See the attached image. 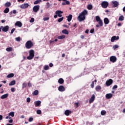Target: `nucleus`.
Wrapping results in <instances>:
<instances>
[{"label": "nucleus", "mask_w": 125, "mask_h": 125, "mask_svg": "<svg viewBox=\"0 0 125 125\" xmlns=\"http://www.w3.org/2000/svg\"><path fill=\"white\" fill-rule=\"evenodd\" d=\"M87 15V11L86 10H84L82 12H81L79 16L78 17V20L80 22L83 21L85 20V16Z\"/></svg>", "instance_id": "nucleus-1"}, {"label": "nucleus", "mask_w": 125, "mask_h": 125, "mask_svg": "<svg viewBox=\"0 0 125 125\" xmlns=\"http://www.w3.org/2000/svg\"><path fill=\"white\" fill-rule=\"evenodd\" d=\"M29 56L27 57V59L28 60H32L34 57H35V51L34 50L31 49L29 51Z\"/></svg>", "instance_id": "nucleus-2"}, {"label": "nucleus", "mask_w": 125, "mask_h": 125, "mask_svg": "<svg viewBox=\"0 0 125 125\" xmlns=\"http://www.w3.org/2000/svg\"><path fill=\"white\" fill-rule=\"evenodd\" d=\"M33 46L34 44L33 43V42H32V41H28L25 44V46L27 49H30V48H32V47Z\"/></svg>", "instance_id": "nucleus-3"}, {"label": "nucleus", "mask_w": 125, "mask_h": 125, "mask_svg": "<svg viewBox=\"0 0 125 125\" xmlns=\"http://www.w3.org/2000/svg\"><path fill=\"white\" fill-rule=\"evenodd\" d=\"M109 5V3L107 1H104L101 3V6L103 8H107Z\"/></svg>", "instance_id": "nucleus-4"}, {"label": "nucleus", "mask_w": 125, "mask_h": 125, "mask_svg": "<svg viewBox=\"0 0 125 125\" xmlns=\"http://www.w3.org/2000/svg\"><path fill=\"white\" fill-rule=\"evenodd\" d=\"M33 10L34 12H35L36 13L40 10V5H35L33 8Z\"/></svg>", "instance_id": "nucleus-5"}, {"label": "nucleus", "mask_w": 125, "mask_h": 125, "mask_svg": "<svg viewBox=\"0 0 125 125\" xmlns=\"http://www.w3.org/2000/svg\"><path fill=\"white\" fill-rule=\"evenodd\" d=\"M112 83H113V80H112V79L108 80L105 82V84H106V86H110V85H111V84H112Z\"/></svg>", "instance_id": "nucleus-6"}, {"label": "nucleus", "mask_w": 125, "mask_h": 125, "mask_svg": "<svg viewBox=\"0 0 125 125\" xmlns=\"http://www.w3.org/2000/svg\"><path fill=\"white\" fill-rule=\"evenodd\" d=\"M109 60L111 62H112V63H115V62L117 61V58L115 56H112L110 57Z\"/></svg>", "instance_id": "nucleus-7"}, {"label": "nucleus", "mask_w": 125, "mask_h": 125, "mask_svg": "<svg viewBox=\"0 0 125 125\" xmlns=\"http://www.w3.org/2000/svg\"><path fill=\"white\" fill-rule=\"evenodd\" d=\"M2 32H8L9 30V26L8 25H6L5 26H1Z\"/></svg>", "instance_id": "nucleus-8"}, {"label": "nucleus", "mask_w": 125, "mask_h": 125, "mask_svg": "<svg viewBox=\"0 0 125 125\" xmlns=\"http://www.w3.org/2000/svg\"><path fill=\"white\" fill-rule=\"evenodd\" d=\"M29 6H30V5H29L28 3H24L21 5V8H22V9H25V8L29 7Z\"/></svg>", "instance_id": "nucleus-9"}, {"label": "nucleus", "mask_w": 125, "mask_h": 125, "mask_svg": "<svg viewBox=\"0 0 125 125\" xmlns=\"http://www.w3.org/2000/svg\"><path fill=\"white\" fill-rule=\"evenodd\" d=\"M62 14H63V11L61 10H57L55 12V14H57L58 17H61L62 16Z\"/></svg>", "instance_id": "nucleus-10"}, {"label": "nucleus", "mask_w": 125, "mask_h": 125, "mask_svg": "<svg viewBox=\"0 0 125 125\" xmlns=\"http://www.w3.org/2000/svg\"><path fill=\"white\" fill-rule=\"evenodd\" d=\"M94 100H95V95L94 94H93L89 99V103L90 104H91V103H92V102H93Z\"/></svg>", "instance_id": "nucleus-11"}, {"label": "nucleus", "mask_w": 125, "mask_h": 125, "mask_svg": "<svg viewBox=\"0 0 125 125\" xmlns=\"http://www.w3.org/2000/svg\"><path fill=\"white\" fill-rule=\"evenodd\" d=\"M65 87L63 85H60L58 87V90L59 91H60L61 92H63V91H65Z\"/></svg>", "instance_id": "nucleus-12"}, {"label": "nucleus", "mask_w": 125, "mask_h": 125, "mask_svg": "<svg viewBox=\"0 0 125 125\" xmlns=\"http://www.w3.org/2000/svg\"><path fill=\"white\" fill-rule=\"evenodd\" d=\"M35 107H40L41 104H42V102L41 101H37L34 102Z\"/></svg>", "instance_id": "nucleus-13"}, {"label": "nucleus", "mask_w": 125, "mask_h": 125, "mask_svg": "<svg viewBox=\"0 0 125 125\" xmlns=\"http://www.w3.org/2000/svg\"><path fill=\"white\" fill-rule=\"evenodd\" d=\"M66 18H67L68 22H71V21L73 19V15L70 14L69 16H66Z\"/></svg>", "instance_id": "nucleus-14"}, {"label": "nucleus", "mask_w": 125, "mask_h": 125, "mask_svg": "<svg viewBox=\"0 0 125 125\" xmlns=\"http://www.w3.org/2000/svg\"><path fill=\"white\" fill-rule=\"evenodd\" d=\"M70 114H72V111L69 110H66L64 112L65 116H69Z\"/></svg>", "instance_id": "nucleus-15"}, {"label": "nucleus", "mask_w": 125, "mask_h": 125, "mask_svg": "<svg viewBox=\"0 0 125 125\" xmlns=\"http://www.w3.org/2000/svg\"><path fill=\"white\" fill-rule=\"evenodd\" d=\"M112 3L113 4V7H117V6H119V2L117 1H112Z\"/></svg>", "instance_id": "nucleus-16"}, {"label": "nucleus", "mask_w": 125, "mask_h": 125, "mask_svg": "<svg viewBox=\"0 0 125 125\" xmlns=\"http://www.w3.org/2000/svg\"><path fill=\"white\" fill-rule=\"evenodd\" d=\"M105 97L106 99H110V98H112V97H113V94L111 93L106 94Z\"/></svg>", "instance_id": "nucleus-17"}, {"label": "nucleus", "mask_w": 125, "mask_h": 125, "mask_svg": "<svg viewBox=\"0 0 125 125\" xmlns=\"http://www.w3.org/2000/svg\"><path fill=\"white\" fill-rule=\"evenodd\" d=\"M15 25L18 26V27H22V23L21 21H17Z\"/></svg>", "instance_id": "nucleus-18"}, {"label": "nucleus", "mask_w": 125, "mask_h": 125, "mask_svg": "<svg viewBox=\"0 0 125 125\" xmlns=\"http://www.w3.org/2000/svg\"><path fill=\"white\" fill-rule=\"evenodd\" d=\"M8 97V94H5L1 96V99H5Z\"/></svg>", "instance_id": "nucleus-19"}, {"label": "nucleus", "mask_w": 125, "mask_h": 125, "mask_svg": "<svg viewBox=\"0 0 125 125\" xmlns=\"http://www.w3.org/2000/svg\"><path fill=\"white\" fill-rule=\"evenodd\" d=\"M62 34H64V35H69V31L67 30V29H64L62 31Z\"/></svg>", "instance_id": "nucleus-20"}, {"label": "nucleus", "mask_w": 125, "mask_h": 125, "mask_svg": "<svg viewBox=\"0 0 125 125\" xmlns=\"http://www.w3.org/2000/svg\"><path fill=\"white\" fill-rule=\"evenodd\" d=\"M104 24H105V25L109 24V19H108V18H105L104 20Z\"/></svg>", "instance_id": "nucleus-21"}, {"label": "nucleus", "mask_w": 125, "mask_h": 125, "mask_svg": "<svg viewBox=\"0 0 125 125\" xmlns=\"http://www.w3.org/2000/svg\"><path fill=\"white\" fill-rule=\"evenodd\" d=\"M65 38L66 36L64 35L58 37V40H63V39H65Z\"/></svg>", "instance_id": "nucleus-22"}, {"label": "nucleus", "mask_w": 125, "mask_h": 125, "mask_svg": "<svg viewBox=\"0 0 125 125\" xmlns=\"http://www.w3.org/2000/svg\"><path fill=\"white\" fill-rule=\"evenodd\" d=\"M58 83L60 84H62V83H64V80L63 79H62V78H60L58 80Z\"/></svg>", "instance_id": "nucleus-23"}, {"label": "nucleus", "mask_w": 125, "mask_h": 125, "mask_svg": "<svg viewBox=\"0 0 125 125\" xmlns=\"http://www.w3.org/2000/svg\"><path fill=\"white\" fill-rule=\"evenodd\" d=\"M16 83V82L15 80L11 81L9 83V85L11 86V85H14Z\"/></svg>", "instance_id": "nucleus-24"}, {"label": "nucleus", "mask_w": 125, "mask_h": 125, "mask_svg": "<svg viewBox=\"0 0 125 125\" xmlns=\"http://www.w3.org/2000/svg\"><path fill=\"white\" fill-rule=\"evenodd\" d=\"M4 5L5 7H9V6L11 5V3H10V2H7L5 3Z\"/></svg>", "instance_id": "nucleus-25"}, {"label": "nucleus", "mask_w": 125, "mask_h": 125, "mask_svg": "<svg viewBox=\"0 0 125 125\" xmlns=\"http://www.w3.org/2000/svg\"><path fill=\"white\" fill-rule=\"evenodd\" d=\"M14 77V74L13 73H10L7 76V78H13Z\"/></svg>", "instance_id": "nucleus-26"}, {"label": "nucleus", "mask_w": 125, "mask_h": 125, "mask_svg": "<svg viewBox=\"0 0 125 125\" xmlns=\"http://www.w3.org/2000/svg\"><path fill=\"white\" fill-rule=\"evenodd\" d=\"M101 86L100 85H97L96 87V91H100V90L101 89Z\"/></svg>", "instance_id": "nucleus-27"}, {"label": "nucleus", "mask_w": 125, "mask_h": 125, "mask_svg": "<svg viewBox=\"0 0 125 125\" xmlns=\"http://www.w3.org/2000/svg\"><path fill=\"white\" fill-rule=\"evenodd\" d=\"M6 50L8 51V52H10L13 50V49L11 47H8L6 49Z\"/></svg>", "instance_id": "nucleus-28"}, {"label": "nucleus", "mask_w": 125, "mask_h": 125, "mask_svg": "<svg viewBox=\"0 0 125 125\" xmlns=\"http://www.w3.org/2000/svg\"><path fill=\"white\" fill-rule=\"evenodd\" d=\"M4 13H8L9 12V8L8 7H6L3 11Z\"/></svg>", "instance_id": "nucleus-29"}, {"label": "nucleus", "mask_w": 125, "mask_h": 125, "mask_svg": "<svg viewBox=\"0 0 125 125\" xmlns=\"http://www.w3.org/2000/svg\"><path fill=\"white\" fill-rule=\"evenodd\" d=\"M14 115H15L14 112L11 111V112H10V113H9L8 116H9V117H10V116H11V117H14Z\"/></svg>", "instance_id": "nucleus-30"}, {"label": "nucleus", "mask_w": 125, "mask_h": 125, "mask_svg": "<svg viewBox=\"0 0 125 125\" xmlns=\"http://www.w3.org/2000/svg\"><path fill=\"white\" fill-rule=\"evenodd\" d=\"M40 2H42V0H36L34 2V4H39Z\"/></svg>", "instance_id": "nucleus-31"}, {"label": "nucleus", "mask_w": 125, "mask_h": 125, "mask_svg": "<svg viewBox=\"0 0 125 125\" xmlns=\"http://www.w3.org/2000/svg\"><path fill=\"white\" fill-rule=\"evenodd\" d=\"M39 94V90H36L33 93V95L37 96Z\"/></svg>", "instance_id": "nucleus-32"}, {"label": "nucleus", "mask_w": 125, "mask_h": 125, "mask_svg": "<svg viewBox=\"0 0 125 125\" xmlns=\"http://www.w3.org/2000/svg\"><path fill=\"white\" fill-rule=\"evenodd\" d=\"M44 70L45 71H47V70H49V66L47 65H45L44 66Z\"/></svg>", "instance_id": "nucleus-33"}, {"label": "nucleus", "mask_w": 125, "mask_h": 125, "mask_svg": "<svg viewBox=\"0 0 125 125\" xmlns=\"http://www.w3.org/2000/svg\"><path fill=\"white\" fill-rule=\"evenodd\" d=\"M87 8L89 10H91V9H92V5H91V4L88 5L87 7Z\"/></svg>", "instance_id": "nucleus-34"}, {"label": "nucleus", "mask_w": 125, "mask_h": 125, "mask_svg": "<svg viewBox=\"0 0 125 125\" xmlns=\"http://www.w3.org/2000/svg\"><path fill=\"white\" fill-rule=\"evenodd\" d=\"M96 20L97 22H99V21H101V19H100V17L98 16H96Z\"/></svg>", "instance_id": "nucleus-35"}, {"label": "nucleus", "mask_w": 125, "mask_h": 125, "mask_svg": "<svg viewBox=\"0 0 125 125\" xmlns=\"http://www.w3.org/2000/svg\"><path fill=\"white\" fill-rule=\"evenodd\" d=\"M64 20V17H62L61 18H59L58 20V22H59V23H60V22H62V21H63V20Z\"/></svg>", "instance_id": "nucleus-36"}, {"label": "nucleus", "mask_w": 125, "mask_h": 125, "mask_svg": "<svg viewBox=\"0 0 125 125\" xmlns=\"http://www.w3.org/2000/svg\"><path fill=\"white\" fill-rule=\"evenodd\" d=\"M16 42H21V38L18 37L15 38Z\"/></svg>", "instance_id": "nucleus-37"}, {"label": "nucleus", "mask_w": 125, "mask_h": 125, "mask_svg": "<svg viewBox=\"0 0 125 125\" xmlns=\"http://www.w3.org/2000/svg\"><path fill=\"white\" fill-rule=\"evenodd\" d=\"M116 41V36H113L111 38V42H114Z\"/></svg>", "instance_id": "nucleus-38"}, {"label": "nucleus", "mask_w": 125, "mask_h": 125, "mask_svg": "<svg viewBox=\"0 0 125 125\" xmlns=\"http://www.w3.org/2000/svg\"><path fill=\"white\" fill-rule=\"evenodd\" d=\"M124 16H120L119 18V21H124Z\"/></svg>", "instance_id": "nucleus-39"}, {"label": "nucleus", "mask_w": 125, "mask_h": 125, "mask_svg": "<svg viewBox=\"0 0 125 125\" xmlns=\"http://www.w3.org/2000/svg\"><path fill=\"white\" fill-rule=\"evenodd\" d=\"M101 115H102V116H104V115H106V111L102 110L101 112Z\"/></svg>", "instance_id": "nucleus-40"}, {"label": "nucleus", "mask_w": 125, "mask_h": 125, "mask_svg": "<svg viewBox=\"0 0 125 125\" xmlns=\"http://www.w3.org/2000/svg\"><path fill=\"white\" fill-rule=\"evenodd\" d=\"M99 25L101 26V27H102L103 26V21L102 20H101V21H99Z\"/></svg>", "instance_id": "nucleus-41"}, {"label": "nucleus", "mask_w": 125, "mask_h": 125, "mask_svg": "<svg viewBox=\"0 0 125 125\" xmlns=\"http://www.w3.org/2000/svg\"><path fill=\"white\" fill-rule=\"evenodd\" d=\"M36 113L38 115H41L42 114V110H37Z\"/></svg>", "instance_id": "nucleus-42"}, {"label": "nucleus", "mask_w": 125, "mask_h": 125, "mask_svg": "<svg viewBox=\"0 0 125 125\" xmlns=\"http://www.w3.org/2000/svg\"><path fill=\"white\" fill-rule=\"evenodd\" d=\"M26 86H27V83H22V88H25V87H26Z\"/></svg>", "instance_id": "nucleus-43"}, {"label": "nucleus", "mask_w": 125, "mask_h": 125, "mask_svg": "<svg viewBox=\"0 0 125 125\" xmlns=\"http://www.w3.org/2000/svg\"><path fill=\"white\" fill-rule=\"evenodd\" d=\"M113 48L115 50V49H117V48H119V45H114L113 46Z\"/></svg>", "instance_id": "nucleus-44"}, {"label": "nucleus", "mask_w": 125, "mask_h": 125, "mask_svg": "<svg viewBox=\"0 0 125 125\" xmlns=\"http://www.w3.org/2000/svg\"><path fill=\"white\" fill-rule=\"evenodd\" d=\"M46 4V8H48L49 7H50V6H51V4H50L49 2H47Z\"/></svg>", "instance_id": "nucleus-45"}, {"label": "nucleus", "mask_w": 125, "mask_h": 125, "mask_svg": "<svg viewBox=\"0 0 125 125\" xmlns=\"http://www.w3.org/2000/svg\"><path fill=\"white\" fill-rule=\"evenodd\" d=\"M26 102H27V103H30L31 102V98H27L26 99Z\"/></svg>", "instance_id": "nucleus-46"}, {"label": "nucleus", "mask_w": 125, "mask_h": 125, "mask_svg": "<svg viewBox=\"0 0 125 125\" xmlns=\"http://www.w3.org/2000/svg\"><path fill=\"white\" fill-rule=\"evenodd\" d=\"M93 125V122H86V125Z\"/></svg>", "instance_id": "nucleus-47"}, {"label": "nucleus", "mask_w": 125, "mask_h": 125, "mask_svg": "<svg viewBox=\"0 0 125 125\" xmlns=\"http://www.w3.org/2000/svg\"><path fill=\"white\" fill-rule=\"evenodd\" d=\"M43 21H47V20H49V17H46L43 19Z\"/></svg>", "instance_id": "nucleus-48"}, {"label": "nucleus", "mask_w": 125, "mask_h": 125, "mask_svg": "<svg viewBox=\"0 0 125 125\" xmlns=\"http://www.w3.org/2000/svg\"><path fill=\"white\" fill-rule=\"evenodd\" d=\"M35 21V19L32 18L30 21V23H33Z\"/></svg>", "instance_id": "nucleus-49"}, {"label": "nucleus", "mask_w": 125, "mask_h": 125, "mask_svg": "<svg viewBox=\"0 0 125 125\" xmlns=\"http://www.w3.org/2000/svg\"><path fill=\"white\" fill-rule=\"evenodd\" d=\"M90 86L92 88H93V87H94V82H92Z\"/></svg>", "instance_id": "nucleus-50"}, {"label": "nucleus", "mask_w": 125, "mask_h": 125, "mask_svg": "<svg viewBox=\"0 0 125 125\" xmlns=\"http://www.w3.org/2000/svg\"><path fill=\"white\" fill-rule=\"evenodd\" d=\"M90 33L91 34H93L94 33V29H92L90 30Z\"/></svg>", "instance_id": "nucleus-51"}, {"label": "nucleus", "mask_w": 125, "mask_h": 125, "mask_svg": "<svg viewBox=\"0 0 125 125\" xmlns=\"http://www.w3.org/2000/svg\"><path fill=\"white\" fill-rule=\"evenodd\" d=\"M11 91L12 92H14L15 91V88L12 87V88H11Z\"/></svg>", "instance_id": "nucleus-52"}, {"label": "nucleus", "mask_w": 125, "mask_h": 125, "mask_svg": "<svg viewBox=\"0 0 125 125\" xmlns=\"http://www.w3.org/2000/svg\"><path fill=\"white\" fill-rule=\"evenodd\" d=\"M116 88H118V85H115L113 86V87H112V89H116Z\"/></svg>", "instance_id": "nucleus-53"}, {"label": "nucleus", "mask_w": 125, "mask_h": 125, "mask_svg": "<svg viewBox=\"0 0 125 125\" xmlns=\"http://www.w3.org/2000/svg\"><path fill=\"white\" fill-rule=\"evenodd\" d=\"M33 120H34V119L33 118V117H30L29 119V122H33Z\"/></svg>", "instance_id": "nucleus-54"}, {"label": "nucleus", "mask_w": 125, "mask_h": 125, "mask_svg": "<svg viewBox=\"0 0 125 125\" xmlns=\"http://www.w3.org/2000/svg\"><path fill=\"white\" fill-rule=\"evenodd\" d=\"M28 86L29 87H31V86H32V83H31L29 82V83H28Z\"/></svg>", "instance_id": "nucleus-55"}, {"label": "nucleus", "mask_w": 125, "mask_h": 125, "mask_svg": "<svg viewBox=\"0 0 125 125\" xmlns=\"http://www.w3.org/2000/svg\"><path fill=\"white\" fill-rule=\"evenodd\" d=\"M15 31V28H13L12 30H11V34H13V33H14V31Z\"/></svg>", "instance_id": "nucleus-56"}, {"label": "nucleus", "mask_w": 125, "mask_h": 125, "mask_svg": "<svg viewBox=\"0 0 125 125\" xmlns=\"http://www.w3.org/2000/svg\"><path fill=\"white\" fill-rule=\"evenodd\" d=\"M65 4H67V5L70 4V1H68V0H66L65 1Z\"/></svg>", "instance_id": "nucleus-57"}, {"label": "nucleus", "mask_w": 125, "mask_h": 125, "mask_svg": "<svg viewBox=\"0 0 125 125\" xmlns=\"http://www.w3.org/2000/svg\"><path fill=\"white\" fill-rule=\"evenodd\" d=\"M74 104L76 106V108H78V107H79V104H78V103H75Z\"/></svg>", "instance_id": "nucleus-58"}, {"label": "nucleus", "mask_w": 125, "mask_h": 125, "mask_svg": "<svg viewBox=\"0 0 125 125\" xmlns=\"http://www.w3.org/2000/svg\"><path fill=\"white\" fill-rule=\"evenodd\" d=\"M49 67H53V63H52L51 62L49 64Z\"/></svg>", "instance_id": "nucleus-59"}, {"label": "nucleus", "mask_w": 125, "mask_h": 125, "mask_svg": "<svg viewBox=\"0 0 125 125\" xmlns=\"http://www.w3.org/2000/svg\"><path fill=\"white\" fill-rule=\"evenodd\" d=\"M63 27H64V28H69V26L66 25V24H63Z\"/></svg>", "instance_id": "nucleus-60"}, {"label": "nucleus", "mask_w": 125, "mask_h": 125, "mask_svg": "<svg viewBox=\"0 0 125 125\" xmlns=\"http://www.w3.org/2000/svg\"><path fill=\"white\" fill-rule=\"evenodd\" d=\"M9 123H10V124H12V123H13V120L10 119V120L9 121Z\"/></svg>", "instance_id": "nucleus-61"}, {"label": "nucleus", "mask_w": 125, "mask_h": 125, "mask_svg": "<svg viewBox=\"0 0 125 125\" xmlns=\"http://www.w3.org/2000/svg\"><path fill=\"white\" fill-rule=\"evenodd\" d=\"M88 32H89V30L88 29H86V30L85 31V34H88Z\"/></svg>", "instance_id": "nucleus-62"}, {"label": "nucleus", "mask_w": 125, "mask_h": 125, "mask_svg": "<svg viewBox=\"0 0 125 125\" xmlns=\"http://www.w3.org/2000/svg\"><path fill=\"white\" fill-rule=\"evenodd\" d=\"M16 12H17L16 10H14L13 11V13L14 14H16Z\"/></svg>", "instance_id": "nucleus-63"}, {"label": "nucleus", "mask_w": 125, "mask_h": 125, "mask_svg": "<svg viewBox=\"0 0 125 125\" xmlns=\"http://www.w3.org/2000/svg\"><path fill=\"white\" fill-rule=\"evenodd\" d=\"M58 16V15L57 14H56V15H55L54 16V18H55V19H56V18H57Z\"/></svg>", "instance_id": "nucleus-64"}]
</instances>
